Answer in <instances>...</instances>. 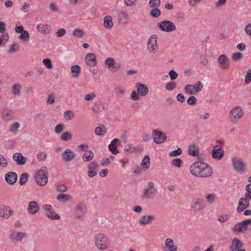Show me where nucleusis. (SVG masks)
Here are the masks:
<instances>
[{"label":"nucleus","instance_id":"nucleus-14","mask_svg":"<svg viewBox=\"0 0 251 251\" xmlns=\"http://www.w3.org/2000/svg\"><path fill=\"white\" fill-rule=\"evenodd\" d=\"M85 62L90 67H95L97 65L96 55L94 53H88L85 57Z\"/></svg>","mask_w":251,"mask_h":251},{"label":"nucleus","instance_id":"nucleus-64","mask_svg":"<svg viewBox=\"0 0 251 251\" xmlns=\"http://www.w3.org/2000/svg\"><path fill=\"white\" fill-rule=\"evenodd\" d=\"M245 190L247 192L245 194V196L249 199V200H251V185L250 184L246 185L245 187Z\"/></svg>","mask_w":251,"mask_h":251},{"label":"nucleus","instance_id":"nucleus-35","mask_svg":"<svg viewBox=\"0 0 251 251\" xmlns=\"http://www.w3.org/2000/svg\"><path fill=\"white\" fill-rule=\"evenodd\" d=\"M247 230V227H245L244 224L241 222L238 223L233 227L232 231L233 232H243Z\"/></svg>","mask_w":251,"mask_h":251},{"label":"nucleus","instance_id":"nucleus-21","mask_svg":"<svg viewBox=\"0 0 251 251\" xmlns=\"http://www.w3.org/2000/svg\"><path fill=\"white\" fill-rule=\"evenodd\" d=\"M155 219L153 215H145L141 217L139 220V224L141 226H144L148 224H151Z\"/></svg>","mask_w":251,"mask_h":251},{"label":"nucleus","instance_id":"nucleus-53","mask_svg":"<svg viewBox=\"0 0 251 251\" xmlns=\"http://www.w3.org/2000/svg\"><path fill=\"white\" fill-rule=\"evenodd\" d=\"M150 14L154 18H157L160 15L161 11L158 8H154L151 10Z\"/></svg>","mask_w":251,"mask_h":251},{"label":"nucleus","instance_id":"nucleus-50","mask_svg":"<svg viewBox=\"0 0 251 251\" xmlns=\"http://www.w3.org/2000/svg\"><path fill=\"white\" fill-rule=\"evenodd\" d=\"M20 126V125L18 122H15L12 125H10V127L9 130L10 132L16 133L19 128Z\"/></svg>","mask_w":251,"mask_h":251},{"label":"nucleus","instance_id":"nucleus-52","mask_svg":"<svg viewBox=\"0 0 251 251\" xmlns=\"http://www.w3.org/2000/svg\"><path fill=\"white\" fill-rule=\"evenodd\" d=\"M124 151L129 153H132L135 151V147L132 144H128L125 147Z\"/></svg>","mask_w":251,"mask_h":251},{"label":"nucleus","instance_id":"nucleus-32","mask_svg":"<svg viewBox=\"0 0 251 251\" xmlns=\"http://www.w3.org/2000/svg\"><path fill=\"white\" fill-rule=\"evenodd\" d=\"M103 25L106 29H111L113 25L112 17L110 16H106L103 19Z\"/></svg>","mask_w":251,"mask_h":251},{"label":"nucleus","instance_id":"nucleus-22","mask_svg":"<svg viewBox=\"0 0 251 251\" xmlns=\"http://www.w3.org/2000/svg\"><path fill=\"white\" fill-rule=\"evenodd\" d=\"M27 209L30 215H34L39 211L40 207L37 202L32 201L28 203Z\"/></svg>","mask_w":251,"mask_h":251},{"label":"nucleus","instance_id":"nucleus-39","mask_svg":"<svg viewBox=\"0 0 251 251\" xmlns=\"http://www.w3.org/2000/svg\"><path fill=\"white\" fill-rule=\"evenodd\" d=\"M56 199L60 201L65 202L71 199V197L68 194H59L57 196Z\"/></svg>","mask_w":251,"mask_h":251},{"label":"nucleus","instance_id":"nucleus-43","mask_svg":"<svg viewBox=\"0 0 251 251\" xmlns=\"http://www.w3.org/2000/svg\"><path fill=\"white\" fill-rule=\"evenodd\" d=\"M85 34L84 31L81 29H75L72 33V35L75 37L82 38Z\"/></svg>","mask_w":251,"mask_h":251},{"label":"nucleus","instance_id":"nucleus-48","mask_svg":"<svg viewBox=\"0 0 251 251\" xmlns=\"http://www.w3.org/2000/svg\"><path fill=\"white\" fill-rule=\"evenodd\" d=\"M216 197L214 194H207L205 196V199L210 204H212L215 201Z\"/></svg>","mask_w":251,"mask_h":251},{"label":"nucleus","instance_id":"nucleus-18","mask_svg":"<svg viewBox=\"0 0 251 251\" xmlns=\"http://www.w3.org/2000/svg\"><path fill=\"white\" fill-rule=\"evenodd\" d=\"M6 182L10 185H14L18 179V176L15 172H10L5 175Z\"/></svg>","mask_w":251,"mask_h":251},{"label":"nucleus","instance_id":"nucleus-45","mask_svg":"<svg viewBox=\"0 0 251 251\" xmlns=\"http://www.w3.org/2000/svg\"><path fill=\"white\" fill-rule=\"evenodd\" d=\"M192 88L193 89L195 90L194 93L195 94H196L202 90L203 88V85L201 84V81H199L196 82L195 85L193 86Z\"/></svg>","mask_w":251,"mask_h":251},{"label":"nucleus","instance_id":"nucleus-26","mask_svg":"<svg viewBox=\"0 0 251 251\" xmlns=\"http://www.w3.org/2000/svg\"><path fill=\"white\" fill-rule=\"evenodd\" d=\"M120 140L117 138L113 139L110 144L108 145V149L113 154H117L119 153V151L117 148V144Z\"/></svg>","mask_w":251,"mask_h":251},{"label":"nucleus","instance_id":"nucleus-61","mask_svg":"<svg viewBox=\"0 0 251 251\" xmlns=\"http://www.w3.org/2000/svg\"><path fill=\"white\" fill-rule=\"evenodd\" d=\"M197 101V98L195 96H190L187 100V103L189 105H194Z\"/></svg>","mask_w":251,"mask_h":251},{"label":"nucleus","instance_id":"nucleus-11","mask_svg":"<svg viewBox=\"0 0 251 251\" xmlns=\"http://www.w3.org/2000/svg\"><path fill=\"white\" fill-rule=\"evenodd\" d=\"M43 208L46 211V215L48 218L52 220L60 219V216L55 213L51 205L45 204V205H44Z\"/></svg>","mask_w":251,"mask_h":251},{"label":"nucleus","instance_id":"nucleus-2","mask_svg":"<svg viewBox=\"0 0 251 251\" xmlns=\"http://www.w3.org/2000/svg\"><path fill=\"white\" fill-rule=\"evenodd\" d=\"M234 169L240 174L246 173L247 171V163L240 157L234 156L231 159Z\"/></svg>","mask_w":251,"mask_h":251},{"label":"nucleus","instance_id":"nucleus-37","mask_svg":"<svg viewBox=\"0 0 251 251\" xmlns=\"http://www.w3.org/2000/svg\"><path fill=\"white\" fill-rule=\"evenodd\" d=\"M107 131L106 128L103 125L97 127L95 128V133L97 136H103Z\"/></svg>","mask_w":251,"mask_h":251},{"label":"nucleus","instance_id":"nucleus-28","mask_svg":"<svg viewBox=\"0 0 251 251\" xmlns=\"http://www.w3.org/2000/svg\"><path fill=\"white\" fill-rule=\"evenodd\" d=\"M189 154L193 156H196L199 154V146L195 144H191L189 146L188 150Z\"/></svg>","mask_w":251,"mask_h":251},{"label":"nucleus","instance_id":"nucleus-54","mask_svg":"<svg viewBox=\"0 0 251 251\" xmlns=\"http://www.w3.org/2000/svg\"><path fill=\"white\" fill-rule=\"evenodd\" d=\"M176 86V83L174 81H171L166 84L165 88L168 91L174 90Z\"/></svg>","mask_w":251,"mask_h":251},{"label":"nucleus","instance_id":"nucleus-44","mask_svg":"<svg viewBox=\"0 0 251 251\" xmlns=\"http://www.w3.org/2000/svg\"><path fill=\"white\" fill-rule=\"evenodd\" d=\"M29 175L27 173H23L20 178V184L21 185H25L28 180Z\"/></svg>","mask_w":251,"mask_h":251},{"label":"nucleus","instance_id":"nucleus-47","mask_svg":"<svg viewBox=\"0 0 251 251\" xmlns=\"http://www.w3.org/2000/svg\"><path fill=\"white\" fill-rule=\"evenodd\" d=\"M231 244L238 249H241L240 248L243 246V243L237 238H234L232 241Z\"/></svg>","mask_w":251,"mask_h":251},{"label":"nucleus","instance_id":"nucleus-62","mask_svg":"<svg viewBox=\"0 0 251 251\" xmlns=\"http://www.w3.org/2000/svg\"><path fill=\"white\" fill-rule=\"evenodd\" d=\"M47 155V153L45 152H40L38 153L37 158L39 161H44L45 160Z\"/></svg>","mask_w":251,"mask_h":251},{"label":"nucleus","instance_id":"nucleus-24","mask_svg":"<svg viewBox=\"0 0 251 251\" xmlns=\"http://www.w3.org/2000/svg\"><path fill=\"white\" fill-rule=\"evenodd\" d=\"M26 235L25 232H15L13 231L10 232L9 237L10 239L16 242L21 241Z\"/></svg>","mask_w":251,"mask_h":251},{"label":"nucleus","instance_id":"nucleus-31","mask_svg":"<svg viewBox=\"0 0 251 251\" xmlns=\"http://www.w3.org/2000/svg\"><path fill=\"white\" fill-rule=\"evenodd\" d=\"M22 89V86L20 83H15L13 84L11 88L12 94L15 96H19L21 95V91Z\"/></svg>","mask_w":251,"mask_h":251},{"label":"nucleus","instance_id":"nucleus-20","mask_svg":"<svg viewBox=\"0 0 251 251\" xmlns=\"http://www.w3.org/2000/svg\"><path fill=\"white\" fill-rule=\"evenodd\" d=\"M248 200L249 199L246 197L241 198L239 199L238 206L237 208V211L239 212H241L249 206V202Z\"/></svg>","mask_w":251,"mask_h":251},{"label":"nucleus","instance_id":"nucleus-59","mask_svg":"<svg viewBox=\"0 0 251 251\" xmlns=\"http://www.w3.org/2000/svg\"><path fill=\"white\" fill-rule=\"evenodd\" d=\"M168 74L170 77V79L171 80H174L176 79L178 75L177 73L174 70H171L169 72Z\"/></svg>","mask_w":251,"mask_h":251},{"label":"nucleus","instance_id":"nucleus-36","mask_svg":"<svg viewBox=\"0 0 251 251\" xmlns=\"http://www.w3.org/2000/svg\"><path fill=\"white\" fill-rule=\"evenodd\" d=\"M224 156V151L217 150V149H213L212 151V157L214 159H216L217 160H221L223 157Z\"/></svg>","mask_w":251,"mask_h":251},{"label":"nucleus","instance_id":"nucleus-4","mask_svg":"<svg viewBox=\"0 0 251 251\" xmlns=\"http://www.w3.org/2000/svg\"><path fill=\"white\" fill-rule=\"evenodd\" d=\"M35 180L40 186H44L47 184L48 180V172L46 168H42L37 172Z\"/></svg>","mask_w":251,"mask_h":251},{"label":"nucleus","instance_id":"nucleus-60","mask_svg":"<svg viewBox=\"0 0 251 251\" xmlns=\"http://www.w3.org/2000/svg\"><path fill=\"white\" fill-rule=\"evenodd\" d=\"M243 57V54L240 52L234 53L232 55V59L234 61L239 60L241 59Z\"/></svg>","mask_w":251,"mask_h":251},{"label":"nucleus","instance_id":"nucleus-9","mask_svg":"<svg viewBox=\"0 0 251 251\" xmlns=\"http://www.w3.org/2000/svg\"><path fill=\"white\" fill-rule=\"evenodd\" d=\"M152 137L154 142L157 144H161L167 140L166 135L158 129L153 130Z\"/></svg>","mask_w":251,"mask_h":251},{"label":"nucleus","instance_id":"nucleus-16","mask_svg":"<svg viewBox=\"0 0 251 251\" xmlns=\"http://www.w3.org/2000/svg\"><path fill=\"white\" fill-rule=\"evenodd\" d=\"M13 159L16 162L18 165H24L27 162V158L25 157L21 152L15 153L13 155Z\"/></svg>","mask_w":251,"mask_h":251},{"label":"nucleus","instance_id":"nucleus-5","mask_svg":"<svg viewBox=\"0 0 251 251\" xmlns=\"http://www.w3.org/2000/svg\"><path fill=\"white\" fill-rule=\"evenodd\" d=\"M157 190L154 187V182L151 181L148 184V187L144 190L142 198L144 200H148L153 199L155 196Z\"/></svg>","mask_w":251,"mask_h":251},{"label":"nucleus","instance_id":"nucleus-13","mask_svg":"<svg viewBox=\"0 0 251 251\" xmlns=\"http://www.w3.org/2000/svg\"><path fill=\"white\" fill-rule=\"evenodd\" d=\"M76 157L75 153L71 149H66L62 154V159L65 162H70Z\"/></svg>","mask_w":251,"mask_h":251},{"label":"nucleus","instance_id":"nucleus-15","mask_svg":"<svg viewBox=\"0 0 251 251\" xmlns=\"http://www.w3.org/2000/svg\"><path fill=\"white\" fill-rule=\"evenodd\" d=\"M219 66L223 69H227L229 68V59L225 54L220 55L218 58Z\"/></svg>","mask_w":251,"mask_h":251},{"label":"nucleus","instance_id":"nucleus-3","mask_svg":"<svg viewBox=\"0 0 251 251\" xmlns=\"http://www.w3.org/2000/svg\"><path fill=\"white\" fill-rule=\"evenodd\" d=\"M95 243L98 249L104 250L107 249L110 245V241L104 234L100 233L95 238Z\"/></svg>","mask_w":251,"mask_h":251},{"label":"nucleus","instance_id":"nucleus-58","mask_svg":"<svg viewBox=\"0 0 251 251\" xmlns=\"http://www.w3.org/2000/svg\"><path fill=\"white\" fill-rule=\"evenodd\" d=\"M43 63L46 67V68L48 69H51L53 68L51 61L50 59L47 58L44 59L43 60Z\"/></svg>","mask_w":251,"mask_h":251},{"label":"nucleus","instance_id":"nucleus-49","mask_svg":"<svg viewBox=\"0 0 251 251\" xmlns=\"http://www.w3.org/2000/svg\"><path fill=\"white\" fill-rule=\"evenodd\" d=\"M20 47L17 43H14L12 44L9 48L8 52L12 53L17 51L19 50Z\"/></svg>","mask_w":251,"mask_h":251},{"label":"nucleus","instance_id":"nucleus-41","mask_svg":"<svg viewBox=\"0 0 251 251\" xmlns=\"http://www.w3.org/2000/svg\"><path fill=\"white\" fill-rule=\"evenodd\" d=\"M73 138V135L71 132L66 131L62 134L60 136L61 140L64 141H68L71 140Z\"/></svg>","mask_w":251,"mask_h":251},{"label":"nucleus","instance_id":"nucleus-23","mask_svg":"<svg viewBox=\"0 0 251 251\" xmlns=\"http://www.w3.org/2000/svg\"><path fill=\"white\" fill-rule=\"evenodd\" d=\"M85 205L82 203H79L78 204L75 209V217L78 219H80L85 215Z\"/></svg>","mask_w":251,"mask_h":251},{"label":"nucleus","instance_id":"nucleus-38","mask_svg":"<svg viewBox=\"0 0 251 251\" xmlns=\"http://www.w3.org/2000/svg\"><path fill=\"white\" fill-rule=\"evenodd\" d=\"M150 160L149 155H146L144 156L141 163V165L143 167V170L146 171L148 170L150 166Z\"/></svg>","mask_w":251,"mask_h":251},{"label":"nucleus","instance_id":"nucleus-63","mask_svg":"<svg viewBox=\"0 0 251 251\" xmlns=\"http://www.w3.org/2000/svg\"><path fill=\"white\" fill-rule=\"evenodd\" d=\"M160 0H150L149 4L151 7H158L160 5Z\"/></svg>","mask_w":251,"mask_h":251},{"label":"nucleus","instance_id":"nucleus-30","mask_svg":"<svg viewBox=\"0 0 251 251\" xmlns=\"http://www.w3.org/2000/svg\"><path fill=\"white\" fill-rule=\"evenodd\" d=\"M37 29L41 33L48 34L50 31L51 27L47 24H39L37 25Z\"/></svg>","mask_w":251,"mask_h":251},{"label":"nucleus","instance_id":"nucleus-51","mask_svg":"<svg viewBox=\"0 0 251 251\" xmlns=\"http://www.w3.org/2000/svg\"><path fill=\"white\" fill-rule=\"evenodd\" d=\"M74 113L72 110H68L64 113V118L66 120H70L74 117Z\"/></svg>","mask_w":251,"mask_h":251},{"label":"nucleus","instance_id":"nucleus-27","mask_svg":"<svg viewBox=\"0 0 251 251\" xmlns=\"http://www.w3.org/2000/svg\"><path fill=\"white\" fill-rule=\"evenodd\" d=\"M2 118L6 121H10L14 117V112L8 108H5L2 111Z\"/></svg>","mask_w":251,"mask_h":251},{"label":"nucleus","instance_id":"nucleus-55","mask_svg":"<svg viewBox=\"0 0 251 251\" xmlns=\"http://www.w3.org/2000/svg\"><path fill=\"white\" fill-rule=\"evenodd\" d=\"M193 85L191 84H187L184 87V92L189 94V95H192L195 94L194 92L192 90Z\"/></svg>","mask_w":251,"mask_h":251},{"label":"nucleus","instance_id":"nucleus-8","mask_svg":"<svg viewBox=\"0 0 251 251\" xmlns=\"http://www.w3.org/2000/svg\"><path fill=\"white\" fill-rule=\"evenodd\" d=\"M206 207L204 201L199 198L194 200L191 204V208L195 213H201Z\"/></svg>","mask_w":251,"mask_h":251},{"label":"nucleus","instance_id":"nucleus-17","mask_svg":"<svg viewBox=\"0 0 251 251\" xmlns=\"http://www.w3.org/2000/svg\"><path fill=\"white\" fill-rule=\"evenodd\" d=\"M14 213L9 207L0 205V217L7 219Z\"/></svg>","mask_w":251,"mask_h":251},{"label":"nucleus","instance_id":"nucleus-10","mask_svg":"<svg viewBox=\"0 0 251 251\" xmlns=\"http://www.w3.org/2000/svg\"><path fill=\"white\" fill-rule=\"evenodd\" d=\"M158 49L157 36L154 35L150 37L148 41V50L151 53H155Z\"/></svg>","mask_w":251,"mask_h":251},{"label":"nucleus","instance_id":"nucleus-25","mask_svg":"<svg viewBox=\"0 0 251 251\" xmlns=\"http://www.w3.org/2000/svg\"><path fill=\"white\" fill-rule=\"evenodd\" d=\"M105 108L104 103L101 101H96L93 104L92 109L95 114H99Z\"/></svg>","mask_w":251,"mask_h":251},{"label":"nucleus","instance_id":"nucleus-12","mask_svg":"<svg viewBox=\"0 0 251 251\" xmlns=\"http://www.w3.org/2000/svg\"><path fill=\"white\" fill-rule=\"evenodd\" d=\"M88 171L87 175L90 177L96 176L99 171V164L96 161H93L88 166Z\"/></svg>","mask_w":251,"mask_h":251},{"label":"nucleus","instance_id":"nucleus-34","mask_svg":"<svg viewBox=\"0 0 251 251\" xmlns=\"http://www.w3.org/2000/svg\"><path fill=\"white\" fill-rule=\"evenodd\" d=\"M174 241L171 238H167L165 241V244L166 247L168 249L169 251H176L177 247L174 246Z\"/></svg>","mask_w":251,"mask_h":251},{"label":"nucleus","instance_id":"nucleus-6","mask_svg":"<svg viewBox=\"0 0 251 251\" xmlns=\"http://www.w3.org/2000/svg\"><path fill=\"white\" fill-rule=\"evenodd\" d=\"M244 112L242 108L236 106L232 108L229 111V119L230 121H238L243 115Z\"/></svg>","mask_w":251,"mask_h":251},{"label":"nucleus","instance_id":"nucleus-40","mask_svg":"<svg viewBox=\"0 0 251 251\" xmlns=\"http://www.w3.org/2000/svg\"><path fill=\"white\" fill-rule=\"evenodd\" d=\"M71 72L73 77H78L80 73V67L78 65H74L71 67Z\"/></svg>","mask_w":251,"mask_h":251},{"label":"nucleus","instance_id":"nucleus-1","mask_svg":"<svg viewBox=\"0 0 251 251\" xmlns=\"http://www.w3.org/2000/svg\"><path fill=\"white\" fill-rule=\"evenodd\" d=\"M190 171L193 176L200 177H207L212 174V169L207 164L198 161L192 164L190 166Z\"/></svg>","mask_w":251,"mask_h":251},{"label":"nucleus","instance_id":"nucleus-42","mask_svg":"<svg viewBox=\"0 0 251 251\" xmlns=\"http://www.w3.org/2000/svg\"><path fill=\"white\" fill-rule=\"evenodd\" d=\"M20 38L23 42H28L29 40V34L27 30H24L19 36Z\"/></svg>","mask_w":251,"mask_h":251},{"label":"nucleus","instance_id":"nucleus-56","mask_svg":"<svg viewBox=\"0 0 251 251\" xmlns=\"http://www.w3.org/2000/svg\"><path fill=\"white\" fill-rule=\"evenodd\" d=\"M182 153V150L180 148H178L177 149L175 150L171 151L169 156L170 157H175L180 155Z\"/></svg>","mask_w":251,"mask_h":251},{"label":"nucleus","instance_id":"nucleus-57","mask_svg":"<svg viewBox=\"0 0 251 251\" xmlns=\"http://www.w3.org/2000/svg\"><path fill=\"white\" fill-rule=\"evenodd\" d=\"M172 165L177 168H180L182 166V161L180 158H176L173 160Z\"/></svg>","mask_w":251,"mask_h":251},{"label":"nucleus","instance_id":"nucleus-29","mask_svg":"<svg viewBox=\"0 0 251 251\" xmlns=\"http://www.w3.org/2000/svg\"><path fill=\"white\" fill-rule=\"evenodd\" d=\"M117 18L118 21L121 24H126L129 21L128 15L124 11L120 12Z\"/></svg>","mask_w":251,"mask_h":251},{"label":"nucleus","instance_id":"nucleus-19","mask_svg":"<svg viewBox=\"0 0 251 251\" xmlns=\"http://www.w3.org/2000/svg\"><path fill=\"white\" fill-rule=\"evenodd\" d=\"M135 86L137 91L140 96L144 97L148 94L149 88L145 84L137 82L135 83Z\"/></svg>","mask_w":251,"mask_h":251},{"label":"nucleus","instance_id":"nucleus-46","mask_svg":"<svg viewBox=\"0 0 251 251\" xmlns=\"http://www.w3.org/2000/svg\"><path fill=\"white\" fill-rule=\"evenodd\" d=\"M115 60L111 57L107 58L104 61V64L107 68L110 69L113 67L115 64Z\"/></svg>","mask_w":251,"mask_h":251},{"label":"nucleus","instance_id":"nucleus-33","mask_svg":"<svg viewBox=\"0 0 251 251\" xmlns=\"http://www.w3.org/2000/svg\"><path fill=\"white\" fill-rule=\"evenodd\" d=\"M94 154L92 151H86L83 154L82 159L84 162L90 161L94 157Z\"/></svg>","mask_w":251,"mask_h":251},{"label":"nucleus","instance_id":"nucleus-7","mask_svg":"<svg viewBox=\"0 0 251 251\" xmlns=\"http://www.w3.org/2000/svg\"><path fill=\"white\" fill-rule=\"evenodd\" d=\"M158 27L163 31L171 32L176 30V26L175 24L168 20H164L157 24Z\"/></svg>","mask_w":251,"mask_h":251}]
</instances>
